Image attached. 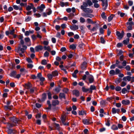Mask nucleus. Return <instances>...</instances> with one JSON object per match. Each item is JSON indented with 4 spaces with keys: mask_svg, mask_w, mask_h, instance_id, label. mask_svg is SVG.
Here are the masks:
<instances>
[{
    "mask_svg": "<svg viewBox=\"0 0 134 134\" xmlns=\"http://www.w3.org/2000/svg\"><path fill=\"white\" fill-rule=\"evenodd\" d=\"M27 47L26 46L23 45L22 48L19 47L18 48L17 52L19 53V55L20 57H23L24 55V53Z\"/></svg>",
    "mask_w": 134,
    "mask_h": 134,
    "instance_id": "1",
    "label": "nucleus"
},
{
    "mask_svg": "<svg viewBox=\"0 0 134 134\" xmlns=\"http://www.w3.org/2000/svg\"><path fill=\"white\" fill-rule=\"evenodd\" d=\"M10 119L13 122V123L15 125V126L17 125V124H21V120L18 119L15 116L10 118Z\"/></svg>",
    "mask_w": 134,
    "mask_h": 134,
    "instance_id": "2",
    "label": "nucleus"
},
{
    "mask_svg": "<svg viewBox=\"0 0 134 134\" xmlns=\"http://www.w3.org/2000/svg\"><path fill=\"white\" fill-rule=\"evenodd\" d=\"M102 2V5L103 6V9L104 10H105L108 7V4L107 0H98Z\"/></svg>",
    "mask_w": 134,
    "mask_h": 134,
    "instance_id": "3",
    "label": "nucleus"
},
{
    "mask_svg": "<svg viewBox=\"0 0 134 134\" xmlns=\"http://www.w3.org/2000/svg\"><path fill=\"white\" fill-rule=\"evenodd\" d=\"M61 119L62 123L64 125L68 126L69 125V123L68 122H65V121L66 120V117L65 116H62Z\"/></svg>",
    "mask_w": 134,
    "mask_h": 134,
    "instance_id": "4",
    "label": "nucleus"
},
{
    "mask_svg": "<svg viewBox=\"0 0 134 134\" xmlns=\"http://www.w3.org/2000/svg\"><path fill=\"white\" fill-rule=\"evenodd\" d=\"M82 10L84 12L86 13H91L93 12V10L92 9L89 8H86Z\"/></svg>",
    "mask_w": 134,
    "mask_h": 134,
    "instance_id": "5",
    "label": "nucleus"
},
{
    "mask_svg": "<svg viewBox=\"0 0 134 134\" xmlns=\"http://www.w3.org/2000/svg\"><path fill=\"white\" fill-rule=\"evenodd\" d=\"M82 122L84 124L86 125H89L92 123L90 119H83L82 120Z\"/></svg>",
    "mask_w": 134,
    "mask_h": 134,
    "instance_id": "6",
    "label": "nucleus"
},
{
    "mask_svg": "<svg viewBox=\"0 0 134 134\" xmlns=\"http://www.w3.org/2000/svg\"><path fill=\"white\" fill-rule=\"evenodd\" d=\"M124 35V32L123 31H122L121 33L118 31V39L121 40L123 37Z\"/></svg>",
    "mask_w": 134,
    "mask_h": 134,
    "instance_id": "7",
    "label": "nucleus"
},
{
    "mask_svg": "<svg viewBox=\"0 0 134 134\" xmlns=\"http://www.w3.org/2000/svg\"><path fill=\"white\" fill-rule=\"evenodd\" d=\"M7 132L8 134H14L15 133L16 131L14 129H8L7 131Z\"/></svg>",
    "mask_w": 134,
    "mask_h": 134,
    "instance_id": "8",
    "label": "nucleus"
},
{
    "mask_svg": "<svg viewBox=\"0 0 134 134\" xmlns=\"http://www.w3.org/2000/svg\"><path fill=\"white\" fill-rule=\"evenodd\" d=\"M70 27L71 30L74 31L77 30L79 29L78 26L75 24L72 26H70Z\"/></svg>",
    "mask_w": 134,
    "mask_h": 134,
    "instance_id": "9",
    "label": "nucleus"
},
{
    "mask_svg": "<svg viewBox=\"0 0 134 134\" xmlns=\"http://www.w3.org/2000/svg\"><path fill=\"white\" fill-rule=\"evenodd\" d=\"M89 93H92V90H96V86L93 85H91L90 86L89 88Z\"/></svg>",
    "mask_w": 134,
    "mask_h": 134,
    "instance_id": "10",
    "label": "nucleus"
},
{
    "mask_svg": "<svg viewBox=\"0 0 134 134\" xmlns=\"http://www.w3.org/2000/svg\"><path fill=\"white\" fill-rule=\"evenodd\" d=\"M45 7V6L43 4H41L40 6L38 7L37 8L40 10L39 12H41L43 11Z\"/></svg>",
    "mask_w": 134,
    "mask_h": 134,
    "instance_id": "11",
    "label": "nucleus"
},
{
    "mask_svg": "<svg viewBox=\"0 0 134 134\" xmlns=\"http://www.w3.org/2000/svg\"><path fill=\"white\" fill-rule=\"evenodd\" d=\"M117 69L116 68L115 69V71L114 70H112L110 71L109 74L111 76H113L117 74Z\"/></svg>",
    "mask_w": 134,
    "mask_h": 134,
    "instance_id": "12",
    "label": "nucleus"
},
{
    "mask_svg": "<svg viewBox=\"0 0 134 134\" xmlns=\"http://www.w3.org/2000/svg\"><path fill=\"white\" fill-rule=\"evenodd\" d=\"M35 50L36 51H41L43 49V47L41 45H39L36 46L35 48Z\"/></svg>",
    "mask_w": 134,
    "mask_h": 134,
    "instance_id": "13",
    "label": "nucleus"
},
{
    "mask_svg": "<svg viewBox=\"0 0 134 134\" xmlns=\"http://www.w3.org/2000/svg\"><path fill=\"white\" fill-rule=\"evenodd\" d=\"M88 6V4L86 2H83V5L81 6L80 8L81 9H83L87 7Z\"/></svg>",
    "mask_w": 134,
    "mask_h": 134,
    "instance_id": "14",
    "label": "nucleus"
},
{
    "mask_svg": "<svg viewBox=\"0 0 134 134\" xmlns=\"http://www.w3.org/2000/svg\"><path fill=\"white\" fill-rule=\"evenodd\" d=\"M6 124H7V128L8 129H9L10 128L15 126V125H14L13 123H10L8 122L6 123Z\"/></svg>",
    "mask_w": 134,
    "mask_h": 134,
    "instance_id": "15",
    "label": "nucleus"
},
{
    "mask_svg": "<svg viewBox=\"0 0 134 134\" xmlns=\"http://www.w3.org/2000/svg\"><path fill=\"white\" fill-rule=\"evenodd\" d=\"M72 94L75 95L76 97H78L79 95V91L77 90H74L72 91Z\"/></svg>",
    "mask_w": 134,
    "mask_h": 134,
    "instance_id": "16",
    "label": "nucleus"
},
{
    "mask_svg": "<svg viewBox=\"0 0 134 134\" xmlns=\"http://www.w3.org/2000/svg\"><path fill=\"white\" fill-rule=\"evenodd\" d=\"M16 74L17 72L16 71L14 70L11 72V73L9 75L11 77H12L15 78Z\"/></svg>",
    "mask_w": 134,
    "mask_h": 134,
    "instance_id": "17",
    "label": "nucleus"
},
{
    "mask_svg": "<svg viewBox=\"0 0 134 134\" xmlns=\"http://www.w3.org/2000/svg\"><path fill=\"white\" fill-rule=\"evenodd\" d=\"M88 13H87L86 14H82V15L85 17H88L90 18H92L93 16V15L92 14H88Z\"/></svg>",
    "mask_w": 134,
    "mask_h": 134,
    "instance_id": "18",
    "label": "nucleus"
},
{
    "mask_svg": "<svg viewBox=\"0 0 134 134\" xmlns=\"http://www.w3.org/2000/svg\"><path fill=\"white\" fill-rule=\"evenodd\" d=\"M87 63L85 62H84L81 65V68L82 70H84L85 69L87 66Z\"/></svg>",
    "mask_w": 134,
    "mask_h": 134,
    "instance_id": "19",
    "label": "nucleus"
},
{
    "mask_svg": "<svg viewBox=\"0 0 134 134\" xmlns=\"http://www.w3.org/2000/svg\"><path fill=\"white\" fill-rule=\"evenodd\" d=\"M30 5H28L26 8V10L27 11H29L32 9V7L34 6V5L32 3H30Z\"/></svg>",
    "mask_w": 134,
    "mask_h": 134,
    "instance_id": "20",
    "label": "nucleus"
},
{
    "mask_svg": "<svg viewBox=\"0 0 134 134\" xmlns=\"http://www.w3.org/2000/svg\"><path fill=\"white\" fill-rule=\"evenodd\" d=\"M25 87L27 89H29L31 88L32 87L31 84L30 83L25 84Z\"/></svg>",
    "mask_w": 134,
    "mask_h": 134,
    "instance_id": "21",
    "label": "nucleus"
},
{
    "mask_svg": "<svg viewBox=\"0 0 134 134\" xmlns=\"http://www.w3.org/2000/svg\"><path fill=\"white\" fill-rule=\"evenodd\" d=\"M59 103V102L57 100H53L52 101V104L53 106H55L58 105Z\"/></svg>",
    "mask_w": 134,
    "mask_h": 134,
    "instance_id": "22",
    "label": "nucleus"
},
{
    "mask_svg": "<svg viewBox=\"0 0 134 134\" xmlns=\"http://www.w3.org/2000/svg\"><path fill=\"white\" fill-rule=\"evenodd\" d=\"M59 98L60 99L62 98H63L64 99H65V94L63 93H60L59 95Z\"/></svg>",
    "mask_w": 134,
    "mask_h": 134,
    "instance_id": "23",
    "label": "nucleus"
},
{
    "mask_svg": "<svg viewBox=\"0 0 134 134\" xmlns=\"http://www.w3.org/2000/svg\"><path fill=\"white\" fill-rule=\"evenodd\" d=\"M129 38H126V39L124 40L123 42L124 45H127L129 43Z\"/></svg>",
    "mask_w": 134,
    "mask_h": 134,
    "instance_id": "24",
    "label": "nucleus"
},
{
    "mask_svg": "<svg viewBox=\"0 0 134 134\" xmlns=\"http://www.w3.org/2000/svg\"><path fill=\"white\" fill-rule=\"evenodd\" d=\"M130 103V102L128 100H123L122 101V103L123 104L127 105L129 104Z\"/></svg>",
    "mask_w": 134,
    "mask_h": 134,
    "instance_id": "25",
    "label": "nucleus"
},
{
    "mask_svg": "<svg viewBox=\"0 0 134 134\" xmlns=\"http://www.w3.org/2000/svg\"><path fill=\"white\" fill-rule=\"evenodd\" d=\"M118 76L120 78H122L124 77V75L121 72V71L118 70Z\"/></svg>",
    "mask_w": 134,
    "mask_h": 134,
    "instance_id": "26",
    "label": "nucleus"
},
{
    "mask_svg": "<svg viewBox=\"0 0 134 134\" xmlns=\"http://www.w3.org/2000/svg\"><path fill=\"white\" fill-rule=\"evenodd\" d=\"M46 93H43V94L42 98L41 99V101H44L46 99Z\"/></svg>",
    "mask_w": 134,
    "mask_h": 134,
    "instance_id": "27",
    "label": "nucleus"
},
{
    "mask_svg": "<svg viewBox=\"0 0 134 134\" xmlns=\"http://www.w3.org/2000/svg\"><path fill=\"white\" fill-rule=\"evenodd\" d=\"M13 7L16 10H18V9H19L20 10H21L22 9V8H21L19 7L18 6L16 5H13Z\"/></svg>",
    "mask_w": 134,
    "mask_h": 134,
    "instance_id": "28",
    "label": "nucleus"
},
{
    "mask_svg": "<svg viewBox=\"0 0 134 134\" xmlns=\"http://www.w3.org/2000/svg\"><path fill=\"white\" fill-rule=\"evenodd\" d=\"M82 91L84 92H89V88H86L85 87H83L82 88Z\"/></svg>",
    "mask_w": 134,
    "mask_h": 134,
    "instance_id": "29",
    "label": "nucleus"
},
{
    "mask_svg": "<svg viewBox=\"0 0 134 134\" xmlns=\"http://www.w3.org/2000/svg\"><path fill=\"white\" fill-rule=\"evenodd\" d=\"M88 79L89 82L90 83H92L94 81V77L92 76H91Z\"/></svg>",
    "mask_w": 134,
    "mask_h": 134,
    "instance_id": "30",
    "label": "nucleus"
},
{
    "mask_svg": "<svg viewBox=\"0 0 134 134\" xmlns=\"http://www.w3.org/2000/svg\"><path fill=\"white\" fill-rule=\"evenodd\" d=\"M5 109L7 110L8 109L11 110L12 109L11 107H13L12 106H9V105H5L4 106Z\"/></svg>",
    "mask_w": 134,
    "mask_h": 134,
    "instance_id": "31",
    "label": "nucleus"
},
{
    "mask_svg": "<svg viewBox=\"0 0 134 134\" xmlns=\"http://www.w3.org/2000/svg\"><path fill=\"white\" fill-rule=\"evenodd\" d=\"M110 88L111 90H113L115 89L116 91H117V87H115V86L113 85H111L110 86Z\"/></svg>",
    "mask_w": 134,
    "mask_h": 134,
    "instance_id": "32",
    "label": "nucleus"
},
{
    "mask_svg": "<svg viewBox=\"0 0 134 134\" xmlns=\"http://www.w3.org/2000/svg\"><path fill=\"white\" fill-rule=\"evenodd\" d=\"M52 75L54 77L57 76L58 75V73L57 71H53L52 72Z\"/></svg>",
    "mask_w": 134,
    "mask_h": 134,
    "instance_id": "33",
    "label": "nucleus"
},
{
    "mask_svg": "<svg viewBox=\"0 0 134 134\" xmlns=\"http://www.w3.org/2000/svg\"><path fill=\"white\" fill-rule=\"evenodd\" d=\"M112 114H116L117 111V110L115 108H112Z\"/></svg>",
    "mask_w": 134,
    "mask_h": 134,
    "instance_id": "34",
    "label": "nucleus"
},
{
    "mask_svg": "<svg viewBox=\"0 0 134 134\" xmlns=\"http://www.w3.org/2000/svg\"><path fill=\"white\" fill-rule=\"evenodd\" d=\"M117 60H116V63L115 64L112 65L110 67V69H114L115 67L117 66Z\"/></svg>",
    "mask_w": 134,
    "mask_h": 134,
    "instance_id": "35",
    "label": "nucleus"
},
{
    "mask_svg": "<svg viewBox=\"0 0 134 134\" xmlns=\"http://www.w3.org/2000/svg\"><path fill=\"white\" fill-rule=\"evenodd\" d=\"M115 16V15L113 14H111L110 16H109L108 18V21L110 22L112 20L113 18Z\"/></svg>",
    "mask_w": 134,
    "mask_h": 134,
    "instance_id": "36",
    "label": "nucleus"
},
{
    "mask_svg": "<svg viewBox=\"0 0 134 134\" xmlns=\"http://www.w3.org/2000/svg\"><path fill=\"white\" fill-rule=\"evenodd\" d=\"M44 49L45 50H47L48 51H50L51 50V48L50 46H48L47 47L44 46Z\"/></svg>",
    "mask_w": 134,
    "mask_h": 134,
    "instance_id": "37",
    "label": "nucleus"
},
{
    "mask_svg": "<svg viewBox=\"0 0 134 134\" xmlns=\"http://www.w3.org/2000/svg\"><path fill=\"white\" fill-rule=\"evenodd\" d=\"M70 48L72 49H74L76 48V46L74 44L70 45L69 46Z\"/></svg>",
    "mask_w": 134,
    "mask_h": 134,
    "instance_id": "38",
    "label": "nucleus"
},
{
    "mask_svg": "<svg viewBox=\"0 0 134 134\" xmlns=\"http://www.w3.org/2000/svg\"><path fill=\"white\" fill-rule=\"evenodd\" d=\"M79 113V115H83L86 114L85 112L84 111H83L82 110L80 111Z\"/></svg>",
    "mask_w": 134,
    "mask_h": 134,
    "instance_id": "39",
    "label": "nucleus"
},
{
    "mask_svg": "<svg viewBox=\"0 0 134 134\" xmlns=\"http://www.w3.org/2000/svg\"><path fill=\"white\" fill-rule=\"evenodd\" d=\"M52 11L50 9H48L47 10L46 13L48 15H50L52 13Z\"/></svg>",
    "mask_w": 134,
    "mask_h": 134,
    "instance_id": "40",
    "label": "nucleus"
},
{
    "mask_svg": "<svg viewBox=\"0 0 134 134\" xmlns=\"http://www.w3.org/2000/svg\"><path fill=\"white\" fill-rule=\"evenodd\" d=\"M101 15L103 18L104 19H106L107 18V17L105 15V13L104 12H103L101 14Z\"/></svg>",
    "mask_w": 134,
    "mask_h": 134,
    "instance_id": "41",
    "label": "nucleus"
},
{
    "mask_svg": "<svg viewBox=\"0 0 134 134\" xmlns=\"http://www.w3.org/2000/svg\"><path fill=\"white\" fill-rule=\"evenodd\" d=\"M86 2L88 4V5L89 6H91L93 4V3L90 0H87Z\"/></svg>",
    "mask_w": 134,
    "mask_h": 134,
    "instance_id": "42",
    "label": "nucleus"
},
{
    "mask_svg": "<svg viewBox=\"0 0 134 134\" xmlns=\"http://www.w3.org/2000/svg\"><path fill=\"white\" fill-rule=\"evenodd\" d=\"M41 63L42 64L45 65L47 64V62L46 60L43 59Z\"/></svg>",
    "mask_w": 134,
    "mask_h": 134,
    "instance_id": "43",
    "label": "nucleus"
},
{
    "mask_svg": "<svg viewBox=\"0 0 134 134\" xmlns=\"http://www.w3.org/2000/svg\"><path fill=\"white\" fill-rule=\"evenodd\" d=\"M118 14H119L121 17H123L125 15V13H121L120 12H118Z\"/></svg>",
    "mask_w": 134,
    "mask_h": 134,
    "instance_id": "44",
    "label": "nucleus"
},
{
    "mask_svg": "<svg viewBox=\"0 0 134 134\" xmlns=\"http://www.w3.org/2000/svg\"><path fill=\"white\" fill-rule=\"evenodd\" d=\"M100 41L101 43H102L104 44L105 42V41L104 40V38L103 37H101L100 38Z\"/></svg>",
    "mask_w": 134,
    "mask_h": 134,
    "instance_id": "45",
    "label": "nucleus"
},
{
    "mask_svg": "<svg viewBox=\"0 0 134 134\" xmlns=\"http://www.w3.org/2000/svg\"><path fill=\"white\" fill-rule=\"evenodd\" d=\"M80 22L81 23H83L85 21V19L82 17H81L80 18Z\"/></svg>",
    "mask_w": 134,
    "mask_h": 134,
    "instance_id": "46",
    "label": "nucleus"
},
{
    "mask_svg": "<svg viewBox=\"0 0 134 134\" xmlns=\"http://www.w3.org/2000/svg\"><path fill=\"white\" fill-rule=\"evenodd\" d=\"M54 125L56 127V128L57 129L59 130L60 129V126L59 125V124H57V123H54Z\"/></svg>",
    "mask_w": 134,
    "mask_h": 134,
    "instance_id": "47",
    "label": "nucleus"
},
{
    "mask_svg": "<svg viewBox=\"0 0 134 134\" xmlns=\"http://www.w3.org/2000/svg\"><path fill=\"white\" fill-rule=\"evenodd\" d=\"M47 76L48 77V79L49 80H51L52 79L53 76L51 74H48L47 75Z\"/></svg>",
    "mask_w": 134,
    "mask_h": 134,
    "instance_id": "48",
    "label": "nucleus"
},
{
    "mask_svg": "<svg viewBox=\"0 0 134 134\" xmlns=\"http://www.w3.org/2000/svg\"><path fill=\"white\" fill-rule=\"evenodd\" d=\"M25 41L26 43L29 42H30V40L29 37L26 38H25Z\"/></svg>",
    "mask_w": 134,
    "mask_h": 134,
    "instance_id": "49",
    "label": "nucleus"
},
{
    "mask_svg": "<svg viewBox=\"0 0 134 134\" xmlns=\"http://www.w3.org/2000/svg\"><path fill=\"white\" fill-rule=\"evenodd\" d=\"M31 17L30 16H27L25 18V21H29L31 20Z\"/></svg>",
    "mask_w": 134,
    "mask_h": 134,
    "instance_id": "50",
    "label": "nucleus"
},
{
    "mask_svg": "<svg viewBox=\"0 0 134 134\" xmlns=\"http://www.w3.org/2000/svg\"><path fill=\"white\" fill-rule=\"evenodd\" d=\"M123 128V125L122 124H118V128L121 129Z\"/></svg>",
    "mask_w": 134,
    "mask_h": 134,
    "instance_id": "51",
    "label": "nucleus"
},
{
    "mask_svg": "<svg viewBox=\"0 0 134 134\" xmlns=\"http://www.w3.org/2000/svg\"><path fill=\"white\" fill-rule=\"evenodd\" d=\"M111 128L113 130H117V127L116 125H113L112 126Z\"/></svg>",
    "mask_w": 134,
    "mask_h": 134,
    "instance_id": "52",
    "label": "nucleus"
},
{
    "mask_svg": "<svg viewBox=\"0 0 134 134\" xmlns=\"http://www.w3.org/2000/svg\"><path fill=\"white\" fill-rule=\"evenodd\" d=\"M49 53L47 52L46 51L44 53V57H48L49 56Z\"/></svg>",
    "mask_w": 134,
    "mask_h": 134,
    "instance_id": "53",
    "label": "nucleus"
},
{
    "mask_svg": "<svg viewBox=\"0 0 134 134\" xmlns=\"http://www.w3.org/2000/svg\"><path fill=\"white\" fill-rule=\"evenodd\" d=\"M126 85V83L124 81H122L121 84V86L122 87H124Z\"/></svg>",
    "mask_w": 134,
    "mask_h": 134,
    "instance_id": "54",
    "label": "nucleus"
},
{
    "mask_svg": "<svg viewBox=\"0 0 134 134\" xmlns=\"http://www.w3.org/2000/svg\"><path fill=\"white\" fill-rule=\"evenodd\" d=\"M51 95H52V94H51V92H48V97L49 99H51V98H52Z\"/></svg>",
    "mask_w": 134,
    "mask_h": 134,
    "instance_id": "55",
    "label": "nucleus"
},
{
    "mask_svg": "<svg viewBox=\"0 0 134 134\" xmlns=\"http://www.w3.org/2000/svg\"><path fill=\"white\" fill-rule=\"evenodd\" d=\"M110 121L109 120V119H108L107 120V122L105 124L107 126H110Z\"/></svg>",
    "mask_w": 134,
    "mask_h": 134,
    "instance_id": "56",
    "label": "nucleus"
},
{
    "mask_svg": "<svg viewBox=\"0 0 134 134\" xmlns=\"http://www.w3.org/2000/svg\"><path fill=\"white\" fill-rule=\"evenodd\" d=\"M27 67L31 69L33 66V65L31 64H29L27 65Z\"/></svg>",
    "mask_w": 134,
    "mask_h": 134,
    "instance_id": "57",
    "label": "nucleus"
},
{
    "mask_svg": "<svg viewBox=\"0 0 134 134\" xmlns=\"http://www.w3.org/2000/svg\"><path fill=\"white\" fill-rule=\"evenodd\" d=\"M125 69L127 71H129L130 69V67L129 65H127L125 67Z\"/></svg>",
    "mask_w": 134,
    "mask_h": 134,
    "instance_id": "58",
    "label": "nucleus"
},
{
    "mask_svg": "<svg viewBox=\"0 0 134 134\" xmlns=\"http://www.w3.org/2000/svg\"><path fill=\"white\" fill-rule=\"evenodd\" d=\"M74 14L72 13H70L69 15V18L70 19H71L74 16Z\"/></svg>",
    "mask_w": 134,
    "mask_h": 134,
    "instance_id": "59",
    "label": "nucleus"
},
{
    "mask_svg": "<svg viewBox=\"0 0 134 134\" xmlns=\"http://www.w3.org/2000/svg\"><path fill=\"white\" fill-rule=\"evenodd\" d=\"M66 50V49L65 47H62L60 49V51L62 52H64Z\"/></svg>",
    "mask_w": 134,
    "mask_h": 134,
    "instance_id": "60",
    "label": "nucleus"
},
{
    "mask_svg": "<svg viewBox=\"0 0 134 134\" xmlns=\"http://www.w3.org/2000/svg\"><path fill=\"white\" fill-rule=\"evenodd\" d=\"M124 55H122L119 57V59L121 61H122L124 59Z\"/></svg>",
    "mask_w": 134,
    "mask_h": 134,
    "instance_id": "61",
    "label": "nucleus"
},
{
    "mask_svg": "<svg viewBox=\"0 0 134 134\" xmlns=\"http://www.w3.org/2000/svg\"><path fill=\"white\" fill-rule=\"evenodd\" d=\"M123 53V52L121 50H120L119 51L118 54V55H119V56L120 55L121 56L122 55H123L122 54Z\"/></svg>",
    "mask_w": 134,
    "mask_h": 134,
    "instance_id": "62",
    "label": "nucleus"
},
{
    "mask_svg": "<svg viewBox=\"0 0 134 134\" xmlns=\"http://www.w3.org/2000/svg\"><path fill=\"white\" fill-rule=\"evenodd\" d=\"M94 7L96 8H98L99 7V5L98 3H95L94 5Z\"/></svg>",
    "mask_w": 134,
    "mask_h": 134,
    "instance_id": "63",
    "label": "nucleus"
},
{
    "mask_svg": "<svg viewBox=\"0 0 134 134\" xmlns=\"http://www.w3.org/2000/svg\"><path fill=\"white\" fill-rule=\"evenodd\" d=\"M60 27L59 25H56L55 26V29L57 30H58L60 29Z\"/></svg>",
    "mask_w": 134,
    "mask_h": 134,
    "instance_id": "64",
    "label": "nucleus"
}]
</instances>
